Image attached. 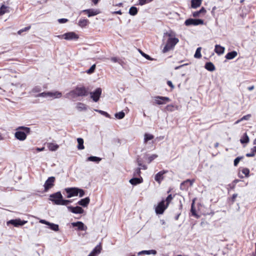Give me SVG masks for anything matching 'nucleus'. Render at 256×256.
<instances>
[{
    "label": "nucleus",
    "instance_id": "1",
    "mask_svg": "<svg viewBox=\"0 0 256 256\" xmlns=\"http://www.w3.org/2000/svg\"><path fill=\"white\" fill-rule=\"evenodd\" d=\"M89 94V88L83 86H76L74 90H70L68 95L72 98L78 96H86Z\"/></svg>",
    "mask_w": 256,
    "mask_h": 256
},
{
    "label": "nucleus",
    "instance_id": "2",
    "mask_svg": "<svg viewBox=\"0 0 256 256\" xmlns=\"http://www.w3.org/2000/svg\"><path fill=\"white\" fill-rule=\"evenodd\" d=\"M16 130L14 136L16 139L20 141L25 140L26 138L27 134H29L30 132V128L24 126L18 127Z\"/></svg>",
    "mask_w": 256,
    "mask_h": 256
},
{
    "label": "nucleus",
    "instance_id": "3",
    "mask_svg": "<svg viewBox=\"0 0 256 256\" xmlns=\"http://www.w3.org/2000/svg\"><path fill=\"white\" fill-rule=\"evenodd\" d=\"M178 42L179 40L178 38H168L162 50V52L166 53L168 52L173 50Z\"/></svg>",
    "mask_w": 256,
    "mask_h": 256
},
{
    "label": "nucleus",
    "instance_id": "4",
    "mask_svg": "<svg viewBox=\"0 0 256 256\" xmlns=\"http://www.w3.org/2000/svg\"><path fill=\"white\" fill-rule=\"evenodd\" d=\"M57 36L60 38H64L66 40H77L79 38L78 35L72 32H68Z\"/></svg>",
    "mask_w": 256,
    "mask_h": 256
},
{
    "label": "nucleus",
    "instance_id": "5",
    "mask_svg": "<svg viewBox=\"0 0 256 256\" xmlns=\"http://www.w3.org/2000/svg\"><path fill=\"white\" fill-rule=\"evenodd\" d=\"M170 101L169 98L162 96H156L154 98V104H164Z\"/></svg>",
    "mask_w": 256,
    "mask_h": 256
},
{
    "label": "nucleus",
    "instance_id": "6",
    "mask_svg": "<svg viewBox=\"0 0 256 256\" xmlns=\"http://www.w3.org/2000/svg\"><path fill=\"white\" fill-rule=\"evenodd\" d=\"M55 180L56 178L54 176L49 177L47 179V180L46 181L44 184V191L45 192H48L50 189L54 186Z\"/></svg>",
    "mask_w": 256,
    "mask_h": 256
},
{
    "label": "nucleus",
    "instance_id": "7",
    "mask_svg": "<svg viewBox=\"0 0 256 256\" xmlns=\"http://www.w3.org/2000/svg\"><path fill=\"white\" fill-rule=\"evenodd\" d=\"M184 24L186 26L202 25L204 24V20L201 19L188 18L186 20Z\"/></svg>",
    "mask_w": 256,
    "mask_h": 256
},
{
    "label": "nucleus",
    "instance_id": "8",
    "mask_svg": "<svg viewBox=\"0 0 256 256\" xmlns=\"http://www.w3.org/2000/svg\"><path fill=\"white\" fill-rule=\"evenodd\" d=\"M62 198V196L60 192L52 194L50 196V200L56 205H58V202H60Z\"/></svg>",
    "mask_w": 256,
    "mask_h": 256
},
{
    "label": "nucleus",
    "instance_id": "9",
    "mask_svg": "<svg viewBox=\"0 0 256 256\" xmlns=\"http://www.w3.org/2000/svg\"><path fill=\"white\" fill-rule=\"evenodd\" d=\"M26 220H22L20 218H16L14 220H11L7 222V224L9 225L11 224L15 227H18L19 226H22L27 223Z\"/></svg>",
    "mask_w": 256,
    "mask_h": 256
},
{
    "label": "nucleus",
    "instance_id": "10",
    "mask_svg": "<svg viewBox=\"0 0 256 256\" xmlns=\"http://www.w3.org/2000/svg\"><path fill=\"white\" fill-rule=\"evenodd\" d=\"M194 182V180H190V179H188L181 183L180 185V189L182 190H187L189 187L191 186L193 184Z\"/></svg>",
    "mask_w": 256,
    "mask_h": 256
},
{
    "label": "nucleus",
    "instance_id": "11",
    "mask_svg": "<svg viewBox=\"0 0 256 256\" xmlns=\"http://www.w3.org/2000/svg\"><path fill=\"white\" fill-rule=\"evenodd\" d=\"M78 188H65V191L67 193V198H70L72 196L78 195Z\"/></svg>",
    "mask_w": 256,
    "mask_h": 256
},
{
    "label": "nucleus",
    "instance_id": "12",
    "mask_svg": "<svg viewBox=\"0 0 256 256\" xmlns=\"http://www.w3.org/2000/svg\"><path fill=\"white\" fill-rule=\"evenodd\" d=\"M165 201L162 200L158 203V206L156 208V212L157 214H162L165 210L168 207L164 204Z\"/></svg>",
    "mask_w": 256,
    "mask_h": 256
},
{
    "label": "nucleus",
    "instance_id": "13",
    "mask_svg": "<svg viewBox=\"0 0 256 256\" xmlns=\"http://www.w3.org/2000/svg\"><path fill=\"white\" fill-rule=\"evenodd\" d=\"M89 94H90V97L93 100L96 102L99 100L102 94V89L100 88H97L94 92H89Z\"/></svg>",
    "mask_w": 256,
    "mask_h": 256
},
{
    "label": "nucleus",
    "instance_id": "14",
    "mask_svg": "<svg viewBox=\"0 0 256 256\" xmlns=\"http://www.w3.org/2000/svg\"><path fill=\"white\" fill-rule=\"evenodd\" d=\"M168 170H162L160 172H159L158 173H157L155 176H154V180H155L158 182L159 184H160L162 182V181L164 178V175L168 172Z\"/></svg>",
    "mask_w": 256,
    "mask_h": 256
},
{
    "label": "nucleus",
    "instance_id": "15",
    "mask_svg": "<svg viewBox=\"0 0 256 256\" xmlns=\"http://www.w3.org/2000/svg\"><path fill=\"white\" fill-rule=\"evenodd\" d=\"M72 225L74 227H77V230H86L87 229V226H86L82 222H72Z\"/></svg>",
    "mask_w": 256,
    "mask_h": 256
},
{
    "label": "nucleus",
    "instance_id": "16",
    "mask_svg": "<svg viewBox=\"0 0 256 256\" xmlns=\"http://www.w3.org/2000/svg\"><path fill=\"white\" fill-rule=\"evenodd\" d=\"M68 208L70 211L74 214H82L84 212V210L80 206H76V207H73L72 206H69L68 207Z\"/></svg>",
    "mask_w": 256,
    "mask_h": 256
},
{
    "label": "nucleus",
    "instance_id": "17",
    "mask_svg": "<svg viewBox=\"0 0 256 256\" xmlns=\"http://www.w3.org/2000/svg\"><path fill=\"white\" fill-rule=\"evenodd\" d=\"M102 246L100 244L97 245L94 248L88 256H96L100 253Z\"/></svg>",
    "mask_w": 256,
    "mask_h": 256
},
{
    "label": "nucleus",
    "instance_id": "18",
    "mask_svg": "<svg viewBox=\"0 0 256 256\" xmlns=\"http://www.w3.org/2000/svg\"><path fill=\"white\" fill-rule=\"evenodd\" d=\"M83 12L86 14L88 17L96 16L99 14L98 10L94 9H88L83 10Z\"/></svg>",
    "mask_w": 256,
    "mask_h": 256
},
{
    "label": "nucleus",
    "instance_id": "19",
    "mask_svg": "<svg viewBox=\"0 0 256 256\" xmlns=\"http://www.w3.org/2000/svg\"><path fill=\"white\" fill-rule=\"evenodd\" d=\"M242 174H238V176L240 178H244V177H248L250 176V170L246 168H244L241 170Z\"/></svg>",
    "mask_w": 256,
    "mask_h": 256
},
{
    "label": "nucleus",
    "instance_id": "20",
    "mask_svg": "<svg viewBox=\"0 0 256 256\" xmlns=\"http://www.w3.org/2000/svg\"><path fill=\"white\" fill-rule=\"evenodd\" d=\"M142 182L143 179L141 176L140 178H134L130 180V182L134 186L141 184Z\"/></svg>",
    "mask_w": 256,
    "mask_h": 256
},
{
    "label": "nucleus",
    "instance_id": "21",
    "mask_svg": "<svg viewBox=\"0 0 256 256\" xmlns=\"http://www.w3.org/2000/svg\"><path fill=\"white\" fill-rule=\"evenodd\" d=\"M224 50V48L220 45L216 44L215 46L214 52L218 55L223 54Z\"/></svg>",
    "mask_w": 256,
    "mask_h": 256
},
{
    "label": "nucleus",
    "instance_id": "22",
    "mask_svg": "<svg viewBox=\"0 0 256 256\" xmlns=\"http://www.w3.org/2000/svg\"><path fill=\"white\" fill-rule=\"evenodd\" d=\"M90 200L89 198L87 197L78 201V204L82 206H86L90 203Z\"/></svg>",
    "mask_w": 256,
    "mask_h": 256
},
{
    "label": "nucleus",
    "instance_id": "23",
    "mask_svg": "<svg viewBox=\"0 0 256 256\" xmlns=\"http://www.w3.org/2000/svg\"><path fill=\"white\" fill-rule=\"evenodd\" d=\"M47 146L50 151H55L59 148V146L58 144L52 142L48 143L47 144Z\"/></svg>",
    "mask_w": 256,
    "mask_h": 256
},
{
    "label": "nucleus",
    "instance_id": "24",
    "mask_svg": "<svg viewBox=\"0 0 256 256\" xmlns=\"http://www.w3.org/2000/svg\"><path fill=\"white\" fill-rule=\"evenodd\" d=\"M202 2V0H192L191 6L192 8H196L201 5Z\"/></svg>",
    "mask_w": 256,
    "mask_h": 256
},
{
    "label": "nucleus",
    "instance_id": "25",
    "mask_svg": "<svg viewBox=\"0 0 256 256\" xmlns=\"http://www.w3.org/2000/svg\"><path fill=\"white\" fill-rule=\"evenodd\" d=\"M238 55V53L236 51H232L228 52L225 56V58L227 60H232L236 57Z\"/></svg>",
    "mask_w": 256,
    "mask_h": 256
},
{
    "label": "nucleus",
    "instance_id": "26",
    "mask_svg": "<svg viewBox=\"0 0 256 256\" xmlns=\"http://www.w3.org/2000/svg\"><path fill=\"white\" fill-rule=\"evenodd\" d=\"M89 24V21L88 19L80 18L78 24L82 28L86 26Z\"/></svg>",
    "mask_w": 256,
    "mask_h": 256
},
{
    "label": "nucleus",
    "instance_id": "27",
    "mask_svg": "<svg viewBox=\"0 0 256 256\" xmlns=\"http://www.w3.org/2000/svg\"><path fill=\"white\" fill-rule=\"evenodd\" d=\"M204 68L212 72L215 70L214 64L211 62H208L205 64Z\"/></svg>",
    "mask_w": 256,
    "mask_h": 256
},
{
    "label": "nucleus",
    "instance_id": "28",
    "mask_svg": "<svg viewBox=\"0 0 256 256\" xmlns=\"http://www.w3.org/2000/svg\"><path fill=\"white\" fill-rule=\"evenodd\" d=\"M154 138V136L152 134L146 133L144 135V143L146 144L148 140H152Z\"/></svg>",
    "mask_w": 256,
    "mask_h": 256
},
{
    "label": "nucleus",
    "instance_id": "29",
    "mask_svg": "<svg viewBox=\"0 0 256 256\" xmlns=\"http://www.w3.org/2000/svg\"><path fill=\"white\" fill-rule=\"evenodd\" d=\"M178 108V106H174L173 104H168L165 108V110L168 112H172L175 110H177Z\"/></svg>",
    "mask_w": 256,
    "mask_h": 256
},
{
    "label": "nucleus",
    "instance_id": "30",
    "mask_svg": "<svg viewBox=\"0 0 256 256\" xmlns=\"http://www.w3.org/2000/svg\"><path fill=\"white\" fill-rule=\"evenodd\" d=\"M77 141L78 142V150H83L84 148V140L82 138H78Z\"/></svg>",
    "mask_w": 256,
    "mask_h": 256
},
{
    "label": "nucleus",
    "instance_id": "31",
    "mask_svg": "<svg viewBox=\"0 0 256 256\" xmlns=\"http://www.w3.org/2000/svg\"><path fill=\"white\" fill-rule=\"evenodd\" d=\"M190 212H192V214L193 216H195L196 218H198V216L197 214L196 208H194V200L192 202V205H191V209Z\"/></svg>",
    "mask_w": 256,
    "mask_h": 256
},
{
    "label": "nucleus",
    "instance_id": "32",
    "mask_svg": "<svg viewBox=\"0 0 256 256\" xmlns=\"http://www.w3.org/2000/svg\"><path fill=\"white\" fill-rule=\"evenodd\" d=\"M138 12V8L135 6H132L129 10V14L131 16H136Z\"/></svg>",
    "mask_w": 256,
    "mask_h": 256
},
{
    "label": "nucleus",
    "instance_id": "33",
    "mask_svg": "<svg viewBox=\"0 0 256 256\" xmlns=\"http://www.w3.org/2000/svg\"><path fill=\"white\" fill-rule=\"evenodd\" d=\"M249 138L246 134V133H245L242 138L240 139V141L242 144H247L249 142Z\"/></svg>",
    "mask_w": 256,
    "mask_h": 256
},
{
    "label": "nucleus",
    "instance_id": "34",
    "mask_svg": "<svg viewBox=\"0 0 256 256\" xmlns=\"http://www.w3.org/2000/svg\"><path fill=\"white\" fill-rule=\"evenodd\" d=\"M8 7L2 4L0 8V16H2L4 14L8 12L9 11Z\"/></svg>",
    "mask_w": 256,
    "mask_h": 256
},
{
    "label": "nucleus",
    "instance_id": "35",
    "mask_svg": "<svg viewBox=\"0 0 256 256\" xmlns=\"http://www.w3.org/2000/svg\"><path fill=\"white\" fill-rule=\"evenodd\" d=\"M71 202H72L71 200H63L62 198L60 202H58L57 204H58V205L66 206L68 204L70 203Z\"/></svg>",
    "mask_w": 256,
    "mask_h": 256
},
{
    "label": "nucleus",
    "instance_id": "36",
    "mask_svg": "<svg viewBox=\"0 0 256 256\" xmlns=\"http://www.w3.org/2000/svg\"><path fill=\"white\" fill-rule=\"evenodd\" d=\"M156 252H157L156 250H142L141 252H140V254H156Z\"/></svg>",
    "mask_w": 256,
    "mask_h": 256
},
{
    "label": "nucleus",
    "instance_id": "37",
    "mask_svg": "<svg viewBox=\"0 0 256 256\" xmlns=\"http://www.w3.org/2000/svg\"><path fill=\"white\" fill-rule=\"evenodd\" d=\"M201 50L202 48L200 47L197 48L195 54L194 55L195 58H200L202 57V54L200 53Z\"/></svg>",
    "mask_w": 256,
    "mask_h": 256
},
{
    "label": "nucleus",
    "instance_id": "38",
    "mask_svg": "<svg viewBox=\"0 0 256 256\" xmlns=\"http://www.w3.org/2000/svg\"><path fill=\"white\" fill-rule=\"evenodd\" d=\"M50 94H51L50 95V96L54 97L56 98H60L62 96V93L58 92H50Z\"/></svg>",
    "mask_w": 256,
    "mask_h": 256
},
{
    "label": "nucleus",
    "instance_id": "39",
    "mask_svg": "<svg viewBox=\"0 0 256 256\" xmlns=\"http://www.w3.org/2000/svg\"><path fill=\"white\" fill-rule=\"evenodd\" d=\"M30 28H31V26L30 25L26 27H25L22 29H20L18 32V34L19 35H20V34H22L23 32L28 31L30 29Z\"/></svg>",
    "mask_w": 256,
    "mask_h": 256
},
{
    "label": "nucleus",
    "instance_id": "40",
    "mask_svg": "<svg viewBox=\"0 0 256 256\" xmlns=\"http://www.w3.org/2000/svg\"><path fill=\"white\" fill-rule=\"evenodd\" d=\"M125 116V114L123 111H121L115 114V116L118 119H122Z\"/></svg>",
    "mask_w": 256,
    "mask_h": 256
},
{
    "label": "nucleus",
    "instance_id": "41",
    "mask_svg": "<svg viewBox=\"0 0 256 256\" xmlns=\"http://www.w3.org/2000/svg\"><path fill=\"white\" fill-rule=\"evenodd\" d=\"M48 226H50V228L54 230V231H58V224L50 223V224H48Z\"/></svg>",
    "mask_w": 256,
    "mask_h": 256
},
{
    "label": "nucleus",
    "instance_id": "42",
    "mask_svg": "<svg viewBox=\"0 0 256 256\" xmlns=\"http://www.w3.org/2000/svg\"><path fill=\"white\" fill-rule=\"evenodd\" d=\"M165 35L168 36V38H176V34L172 30H170L168 32L165 33Z\"/></svg>",
    "mask_w": 256,
    "mask_h": 256
},
{
    "label": "nucleus",
    "instance_id": "43",
    "mask_svg": "<svg viewBox=\"0 0 256 256\" xmlns=\"http://www.w3.org/2000/svg\"><path fill=\"white\" fill-rule=\"evenodd\" d=\"M88 160L92 162H99L101 158L94 156H91L88 158Z\"/></svg>",
    "mask_w": 256,
    "mask_h": 256
},
{
    "label": "nucleus",
    "instance_id": "44",
    "mask_svg": "<svg viewBox=\"0 0 256 256\" xmlns=\"http://www.w3.org/2000/svg\"><path fill=\"white\" fill-rule=\"evenodd\" d=\"M76 108L80 110H86V107L85 104L82 103H81V102L78 103Z\"/></svg>",
    "mask_w": 256,
    "mask_h": 256
},
{
    "label": "nucleus",
    "instance_id": "45",
    "mask_svg": "<svg viewBox=\"0 0 256 256\" xmlns=\"http://www.w3.org/2000/svg\"><path fill=\"white\" fill-rule=\"evenodd\" d=\"M141 168H138L134 170V176H140L141 174Z\"/></svg>",
    "mask_w": 256,
    "mask_h": 256
},
{
    "label": "nucleus",
    "instance_id": "46",
    "mask_svg": "<svg viewBox=\"0 0 256 256\" xmlns=\"http://www.w3.org/2000/svg\"><path fill=\"white\" fill-rule=\"evenodd\" d=\"M238 196V194H234L232 196L228 198V202L231 204H233L234 202L236 201V198Z\"/></svg>",
    "mask_w": 256,
    "mask_h": 256
},
{
    "label": "nucleus",
    "instance_id": "47",
    "mask_svg": "<svg viewBox=\"0 0 256 256\" xmlns=\"http://www.w3.org/2000/svg\"><path fill=\"white\" fill-rule=\"evenodd\" d=\"M173 199V196L171 194H169L164 200L166 202V205L168 206L172 200Z\"/></svg>",
    "mask_w": 256,
    "mask_h": 256
},
{
    "label": "nucleus",
    "instance_id": "48",
    "mask_svg": "<svg viewBox=\"0 0 256 256\" xmlns=\"http://www.w3.org/2000/svg\"><path fill=\"white\" fill-rule=\"evenodd\" d=\"M96 67V64H93L88 70H86V72L88 74H92L95 70Z\"/></svg>",
    "mask_w": 256,
    "mask_h": 256
},
{
    "label": "nucleus",
    "instance_id": "49",
    "mask_svg": "<svg viewBox=\"0 0 256 256\" xmlns=\"http://www.w3.org/2000/svg\"><path fill=\"white\" fill-rule=\"evenodd\" d=\"M243 158H244V156H238V157H237L236 158H235L234 160V166H236L238 165L240 161Z\"/></svg>",
    "mask_w": 256,
    "mask_h": 256
},
{
    "label": "nucleus",
    "instance_id": "50",
    "mask_svg": "<svg viewBox=\"0 0 256 256\" xmlns=\"http://www.w3.org/2000/svg\"><path fill=\"white\" fill-rule=\"evenodd\" d=\"M153 0H138L139 4L140 6H143L146 4L152 2Z\"/></svg>",
    "mask_w": 256,
    "mask_h": 256
},
{
    "label": "nucleus",
    "instance_id": "51",
    "mask_svg": "<svg viewBox=\"0 0 256 256\" xmlns=\"http://www.w3.org/2000/svg\"><path fill=\"white\" fill-rule=\"evenodd\" d=\"M50 94H50V92H43L39 94L37 96H42V97L50 96Z\"/></svg>",
    "mask_w": 256,
    "mask_h": 256
},
{
    "label": "nucleus",
    "instance_id": "52",
    "mask_svg": "<svg viewBox=\"0 0 256 256\" xmlns=\"http://www.w3.org/2000/svg\"><path fill=\"white\" fill-rule=\"evenodd\" d=\"M158 156L156 154H152L148 158V162H151L153 160L156 158Z\"/></svg>",
    "mask_w": 256,
    "mask_h": 256
},
{
    "label": "nucleus",
    "instance_id": "53",
    "mask_svg": "<svg viewBox=\"0 0 256 256\" xmlns=\"http://www.w3.org/2000/svg\"><path fill=\"white\" fill-rule=\"evenodd\" d=\"M236 185L234 184L232 182L231 184L228 185V192L230 190H233L235 188Z\"/></svg>",
    "mask_w": 256,
    "mask_h": 256
},
{
    "label": "nucleus",
    "instance_id": "54",
    "mask_svg": "<svg viewBox=\"0 0 256 256\" xmlns=\"http://www.w3.org/2000/svg\"><path fill=\"white\" fill-rule=\"evenodd\" d=\"M99 112L104 116H106V118H110V115L108 112L102 110H100Z\"/></svg>",
    "mask_w": 256,
    "mask_h": 256
},
{
    "label": "nucleus",
    "instance_id": "55",
    "mask_svg": "<svg viewBox=\"0 0 256 256\" xmlns=\"http://www.w3.org/2000/svg\"><path fill=\"white\" fill-rule=\"evenodd\" d=\"M250 114H248L246 116H244L240 120H238L236 123H238L240 121V120H248V118H250Z\"/></svg>",
    "mask_w": 256,
    "mask_h": 256
},
{
    "label": "nucleus",
    "instance_id": "56",
    "mask_svg": "<svg viewBox=\"0 0 256 256\" xmlns=\"http://www.w3.org/2000/svg\"><path fill=\"white\" fill-rule=\"evenodd\" d=\"M78 193L80 194V197H82L84 194V191L82 189L78 188Z\"/></svg>",
    "mask_w": 256,
    "mask_h": 256
},
{
    "label": "nucleus",
    "instance_id": "57",
    "mask_svg": "<svg viewBox=\"0 0 256 256\" xmlns=\"http://www.w3.org/2000/svg\"><path fill=\"white\" fill-rule=\"evenodd\" d=\"M167 84L170 87L171 90H172L174 88V86L171 81L168 80L167 82Z\"/></svg>",
    "mask_w": 256,
    "mask_h": 256
},
{
    "label": "nucleus",
    "instance_id": "58",
    "mask_svg": "<svg viewBox=\"0 0 256 256\" xmlns=\"http://www.w3.org/2000/svg\"><path fill=\"white\" fill-rule=\"evenodd\" d=\"M246 157H254L255 156V154L252 150H251L250 153L246 154Z\"/></svg>",
    "mask_w": 256,
    "mask_h": 256
},
{
    "label": "nucleus",
    "instance_id": "59",
    "mask_svg": "<svg viewBox=\"0 0 256 256\" xmlns=\"http://www.w3.org/2000/svg\"><path fill=\"white\" fill-rule=\"evenodd\" d=\"M200 11L198 10V11H196V12H193L192 16L196 18V17H198L200 16Z\"/></svg>",
    "mask_w": 256,
    "mask_h": 256
},
{
    "label": "nucleus",
    "instance_id": "60",
    "mask_svg": "<svg viewBox=\"0 0 256 256\" xmlns=\"http://www.w3.org/2000/svg\"><path fill=\"white\" fill-rule=\"evenodd\" d=\"M136 162H137V164H138V166H142V164H143L142 160L140 158H137Z\"/></svg>",
    "mask_w": 256,
    "mask_h": 256
},
{
    "label": "nucleus",
    "instance_id": "61",
    "mask_svg": "<svg viewBox=\"0 0 256 256\" xmlns=\"http://www.w3.org/2000/svg\"><path fill=\"white\" fill-rule=\"evenodd\" d=\"M68 21V20L66 18H60L58 20V22L60 23H65Z\"/></svg>",
    "mask_w": 256,
    "mask_h": 256
},
{
    "label": "nucleus",
    "instance_id": "62",
    "mask_svg": "<svg viewBox=\"0 0 256 256\" xmlns=\"http://www.w3.org/2000/svg\"><path fill=\"white\" fill-rule=\"evenodd\" d=\"M141 54L147 60H151L150 57L148 55V54H144V52H141Z\"/></svg>",
    "mask_w": 256,
    "mask_h": 256
},
{
    "label": "nucleus",
    "instance_id": "63",
    "mask_svg": "<svg viewBox=\"0 0 256 256\" xmlns=\"http://www.w3.org/2000/svg\"><path fill=\"white\" fill-rule=\"evenodd\" d=\"M200 14H204L206 13V9L202 7L201 8V9L199 10Z\"/></svg>",
    "mask_w": 256,
    "mask_h": 256
},
{
    "label": "nucleus",
    "instance_id": "64",
    "mask_svg": "<svg viewBox=\"0 0 256 256\" xmlns=\"http://www.w3.org/2000/svg\"><path fill=\"white\" fill-rule=\"evenodd\" d=\"M40 222L42 223V224H46V225H48V224H50V222H47V221H46V220H40Z\"/></svg>",
    "mask_w": 256,
    "mask_h": 256
}]
</instances>
